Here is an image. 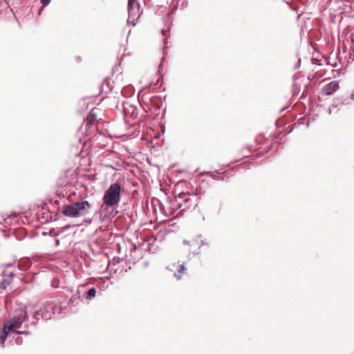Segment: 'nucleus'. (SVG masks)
I'll return each mask as SVG.
<instances>
[{"mask_svg":"<svg viewBox=\"0 0 354 354\" xmlns=\"http://www.w3.org/2000/svg\"><path fill=\"white\" fill-rule=\"evenodd\" d=\"M185 267L184 266H182V267H179V269H178V275L176 274V273H174V276L178 279H179L180 278V276L184 273L185 272Z\"/></svg>","mask_w":354,"mask_h":354,"instance_id":"12","label":"nucleus"},{"mask_svg":"<svg viewBox=\"0 0 354 354\" xmlns=\"http://www.w3.org/2000/svg\"><path fill=\"white\" fill-rule=\"evenodd\" d=\"M129 17L135 19L140 16L141 10L139 3L137 0H129L128 1Z\"/></svg>","mask_w":354,"mask_h":354,"instance_id":"8","label":"nucleus"},{"mask_svg":"<svg viewBox=\"0 0 354 354\" xmlns=\"http://www.w3.org/2000/svg\"><path fill=\"white\" fill-rule=\"evenodd\" d=\"M343 104V102H335L333 104H332L329 108V113L330 114L333 111V109L336 108L339 104Z\"/></svg>","mask_w":354,"mask_h":354,"instance_id":"14","label":"nucleus"},{"mask_svg":"<svg viewBox=\"0 0 354 354\" xmlns=\"http://www.w3.org/2000/svg\"><path fill=\"white\" fill-rule=\"evenodd\" d=\"M97 109H93L86 119L84 120V123L81 127V130L83 131L84 129L87 131L88 129H91V127L94 124L95 121L97 120Z\"/></svg>","mask_w":354,"mask_h":354,"instance_id":"9","label":"nucleus"},{"mask_svg":"<svg viewBox=\"0 0 354 354\" xmlns=\"http://www.w3.org/2000/svg\"><path fill=\"white\" fill-rule=\"evenodd\" d=\"M28 315L26 308H21L17 314L12 318L8 319L3 324V328L0 330V343L3 346L10 333L17 334H28L26 331H18L23 322L27 319Z\"/></svg>","mask_w":354,"mask_h":354,"instance_id":"1","label":"nucleus"},{"mask_svg":"<svg viewBox=\"0 0 354 354\" xmlns=\"http://www.w3.org/2000/svg\"><path fill=\"white\" fill-rule=\"evenodd\" d=\"M16 343H17V344H20L21 343V339L20 338H17V339H16Z\"/></svg>","mask_w":354,"mask_h":354,"instance_id":"17","label":"nucleus"},{"mask_svg":"<svg viewBox=\"0 0 354 354\" xmlns=\"http://www.w3.org/2000/svg\"><path fill=\"white\" fill-rule=\"evenodd\" d=\"M166 32H167V30H162V35H166Z\"/></svg>","mask_w":354,"mask_h":354,"instance_id":"21","label":"nucleus"},{"mask_svg":"<svg viewBox=\"0 0 354 354\" xmlns=\"http://www.w3.org/2000/svg\"><path fill=\"white\" fill-rule=\"evenodd\" d=\"M205 244L201 236H198V234H195L194 236L190 234L183 239V249L188 252L187 259L191 260L192 258L196 257L199 254L201 246Z\"/></svg>","mask_w":354,"mask_h":354,"instance_id":"4","label":"nucleus"},{"mask_svg":"<svg viewBox=\"0 0 354 354\" xmlns=\"http://www.w3.org/2000/svg\"><path fill=\"white\" fill-rule=\"evenodd\" d=\"M121 187L119 183L112 184L105 192L103 196L104 205L113 207L117 205L120 200Z\"/></svg>","mask_w":354,"mask_h":354,"instance_id":"5","label":"nucleus"},{"mask_svg":"<svg viewBox=\"0 0 354 354\" xmlns=\"http://www.w3.org/2000/svg\"><path fill=\"white\" fill-rule=\"evenodd\" d=\"M96 290L95 288H91L86 295V299L88 300H91L92 298H93L95 296Z\"/></svg>","mask_w":354,"mask_h":354,"instance_id":"11","label":"nucleus"},{"mask_svg":"<svg viewBox=\"0 0 354 354\" xmlns=\"http://www.w3.org/2000/svg\"><path fill=\"white\" fill-rule=\"evenodd\" d=\"M47 258L43 256H32L19 259L17 266H31L35 263L44 264Z\"/></svg>","mask_w":354,"mask_h":354,"instance_id":"7","label":"nucleus"},{"mask_svg":"<svg viewBox=\"0 0 354 354\" xmlns=\"http://www.w3.org/2000/svg\"><path fill=\"white\" fill-rule=\"evenodd\" d=\"M50 1H51V0H40L41 3L42 4V7H41V8L39 10V15H40V14H41V10H42V9H43L45 6H46L47 5H48V4L50 3Z\"/></svg>","mask_w":354,"mask_h":354,"instance_id":"13","label":"nucleus"},{"mask_svg":"<svg viewBox=\"0 0 354 354\" xmlns=\"http://www.w3.org/2000/svg\"><path fill=\"white\" fill-rule=\"evenodd\" d=\"M195 199L196 196H191L188 193L182 192L179 194L170 203L172 209L170 213L174 214L176 209H180V212H183L194 208L196 205Z\"/></svg>","mask_w":354,"mask_h":354,"instance_id":"3","label":"nucleus"},{"mask_svg":"<svg viewBox=\"0 0 354 354\" xmlns=\"http://www.w3.org/2000/svg\"><path fill=\"white\" fill-rule=\"evenodd\" d=\"M122 111L126 120L135 119L138 115V109L136 106L132 104L129 101L123 102L122 103Z\"/></svg>","mask_w":354,"mask_h":354,"instance_id":"6","label":"nucleus"},{"mask_svg":"<svg viewBox=\"0 0 354 354\" xmlns=\"http://www.w3.org/2000/svg\"><path fill=\"white\" fill-rule=\"evenodd\" d=\"M52 286L54 287V288H58V286H59V281H58V279H54L52 281Z\"/></svg>","mask_w":354,"mask_h":354,"instance_id":"15","label":"nucleus"},{"mask_svg":"<svg viewBox=\"0 0 354 354\" xmlns=\"http://www.w3.org/2000/svg\"><path fill=\"white\" fill-rule=\"evenodd\" d=\"M15 263V262H13V263H6L5 266H13V264H14Z\"/></svg>","mask_w":354,"mask_h":354,"instance_id":"19","label":"nucleus"},{"mask_svg":"<svg viewBox=\"0 0 354 354\" xmlns=\"http://www.w3.org/2000/svg\"><path fill=\"white\" fill-rule=\"evenodd\" d=\"M339 82L337 81H332L326 84L322 89V92L325 95H330L339 89Z\"/></svg>","mask_w":354,"mask_h":354,"instance_id":"10","label":"nucleus"},{"mask_svg":"<svg viewBox=\"0 0 354 354\" xmlns=\"http://www.w3.org/2000/svg\"><path fill=\"white\" fill-rule=\"evenodd\" d=\"M186 263H188V261H183V262H182V263H181V264H180L179 266H185V264H186Z\"/></svg>","mask_w":354,"mask_h":354,"instance_id":"20","label":"nucleus"},{"mask_svg":"<svg viewBox=\"0 0 354 354\" xmlns=\"http://www.w3.org/2000/svg\"><path fill=\"white\" fill-rule=\"evenodd\" d=\"M299 66H300V59L298 60L295 67L299 68Z\"/></svg>","mask_w":354,"mask_h":354,"instance_id":"18","label":"nucleus"},{"mask_svg":"<svg viewBox=\"0 0 354 354\" xmlns=\"http://www.w3.org/2000/svg\"><path fill=\"white\" fill-rule=\"evenodd\" d=\"M177 9V7L176 6H174L171 9V14H173Z\"/></svg>","mask_w":354,"mask_h":354,"instance_id":"16","label":"nucleus"},{"mask_svg":"<svg viewBox=\"0 0 354 354\" xmlns=\"http://www.w3.org/2000/svg\"><path fill=\"white\" fill-rule=\"evenodd\" d=\"M161 68H162V64H160V66H159V71L160 70Z\"/></svg>","mask_w":354,"mask_h":354,"instance_id":"22","label":"nucleus"},{"mask_svg":"<svg viewBox=\"0 0 354 354\" xmlns=\"http://www.w3.org/2000/svg\"><path fill=\"white\" fill-rule=\"evenodd\" d=\"M91 207L87 201H77L64 205L62 208V214L67 217L77 218L86 215Z\"/></svg>","mask_w":354,"mask_h":354,"instance_id":"2","label":"nucleus"}]
</instances>
